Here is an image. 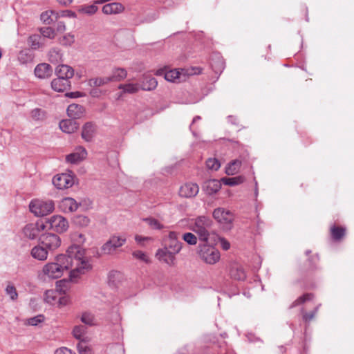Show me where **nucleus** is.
<instances>
[{
    "label": "nucleus",
    "mask_w": 354,
    "mask_h": 354,
    "mask_svg": "<svg viewBox=\"0 0 354 354\" xmlns=\"http://www.w3.org/2000/svg\"><path fill=\"white\" fill-rule=\"evenodd\" d=\"M84 252L78 245L70 246L66 254H59L55 257V261L48 263L43 267V273L49 278L57 279L62 276L64 271L74 269L70 272L71 279L76 278L84 274L91 268L88 261L84 259Z\"/></svg>",
    "instance_id": "obj_1"
},
{
    "label": "nucleus",
    "mask_w": 354,
    "mask_h": 354,
    "mask_svg": "<svg viewBox=\"0 0 354 354\" xmlns=\"http://www.w3.org/2000/svg\"><path fill=\"white\" fill-rule=\"evenodd\" d=\"M213 225L212 219L206 216H199L193 219L192 230L194 232L200 241H208Z\"/></svg>",
    "instance_id": "obj_2"
},
{
    "label": "nucleus",
    "mask_w": 354,
    "mask_h": 354,
    "mask_svg": "<svg viewBox=\"0 0 354 354\" xmlns=\"http://www.w3.org/2000/svg\"><path fill=\"white\" fill-rule=\"evenodd\" d=\"M198 254L200 258L208 264H215L220 259V252L213 245L208 244V241H200Z\"/></svg>",
    "instance_id": "obj_3"
},
{
    "label": "nucleus",
    "mask_w": 354,
    "mask_h": 354,
    "mask_svg": "<svg viewBox=\"0 0 354 354\" xmlns=\"http://www.w3.org/2000/svg\"><path fill=\"white\" fill-rule=\"evenodd\" d=\"M214 220L224 231H230L233 227L234 214L223 207H217L212 212Z\"/></svg>",
    "instance_id": "obj_4"
},
{
    "label": "nucleus",
    "mask_w": 354,
    "mask_h": 354,
    "mask_svg": "<svg viewBox=\"0 0 354 354\" xmlns=\"http://www.w3.org/2000/svg\"><path fill=\"white\" fill-rule=\"evenodd\" d=\"M127 238L124 235L113 234L100 248L101 255H113L117 250L124 245Z\"/></svg>",
    "instance_id": "obj_5"
},
{
    "label": "nucleus",
    "mask_w": 354,
    "mask_h": 354,
    "mask_svg": "<svg viewBox=\"0 0 354 354\" xmlns=\"http://www.w3.org/2000/svg\"><path fill=\"white\" fill-rule=\"evenodd\" d=\"M55 205L52 201L35 199L29 204L30 211L36 216H44L54 210Z\"/></svg>",
    "instance_id": "obj_6"
},
{
    "label": "nucleus",
    "mask_w": 354,
    "mask_h": 354,
    "mask_svg": "<svg viewBox=\"0 0 354 354\" xmlns=\"http://www.w3.org/2000/svg\"><path fill=\"white\" fill-rule=\"evenodd\" d=\"M39 243L41 244L49 252H54L61 245L60 237L53 233H45L39 238Z\"/></svg>",
    "instance_id": "obj_7"
},
{
    "label": "nucleus",
    "mask_w": 354,
    "mask_h": 354,
    "mask_svg": "<svg viewBox=\"0 0 354 354\" xmlns=\"http://www.w3.org/2000/svg\"><path fill=\"white\" fill-rule=\"evenodd\" d=\"M158 75H164L165 79L171 82H181L187 79V74L184 69H173L165 71V69H159L156 72Z\"/></svg>",
    "instance_id": "obj_8"
},
{
    "label": "nucleus",
    "mask_w": 354,
    "mask_h": 354,
    "mask_svg": "<svg viewBox=\"0 0 354 354\" xmlns=\"http://www.w3.org/2000/svg\"><path fill=\"white\" fill-rule=\"evenodd\" d=\"M46 226L50 229L56 231L57 232H64L68 228V221L60 215H53L46 222Z\"/></svg>",
    "instance_id": "obj_9"
},
{
    "label": "nucleus",
    "mask_w": 354,
    "mask_h": 354,
    "mask_svg": "<svg viewBox=\"0 0 354 354\" xmlns=\"http://www.w3.org/2000/svg\"><path fill=\"white\" fill-rule=\"evenodd\" d=\"M53 184L59 189H68L74 185V176L70 174H61L55 176Z\"/></svg>",
    "instance_id": "obj_10"
},
{
    "label": "nucleus",
    "mask_w": 354,
    "mask_h": 354,
    "mask_svg": "<svg viewBox=\"0 0 354 354\" xmlns=\"http://www.w3.org/2000/svg\"><path fill=\"white\" fill-rule=\"evenodd\" d=\"M88 153L83 147H77L75 151L66 156V162L72 165H77L84 160L87 157Z\"/></svg>",
    "instance_id": "obj_11"
},
{
    "label": "nucleus",
    "mask_w": 354,
    "mask_h": 354,
    "mask_svg": "<svg viewBox=\"0 0 354 354\" xmlns=\"http://www.w3.org/2000/svg\"><path fill=\"white\" fill-rule=\"evenodd\" d=\"M156 257L169 266H174L176 264V254H173L168 248L158 249Z\"/></svg>",
    "instance_id": "obj_12"
},
{
    "label": "nucleus",
    "mask_w": 354,
    "mask_h": 354,
    "mask_svg": "<svg viewBox=\"0 0 354 354\" xmlns=\"http://www.w3.org/2000/svg\"><path fill=\"white\" fill-rule=\"evenodd\" d=\"M199 187L196 183H189L182 185L179 189V194L184 198H192L197 195Z\"/></svg>",
    "instance_id": "obj_13"
},
{
    "label": "nucleus",
    "mask_w": 354,
    "mask_h": 354,
    "mask_svg": "<svg viewBox=\"0 0 354 354\" xmlns=\"http://www.w3.org/2000/svg\"><path fill=\"white\" fill-rule=\"evenodd\" d=\"M79 207V204L75 199L66 197L60 201L59 203V209L65 213H71L75 212Z\"/></svg>",
    "instance_id": "obj_14"
},
{
    "label": "nucleus",
    "mask_w": 354,
    "mask_h": 354,
    "mask_svg": "<svg viewBox=\"0 0 354 354\" xmlns=\"http://www.w3.org/2000/svg\"><path fill=\"white\" fill-rule=\"evenodd\" d=\"M80 124L73 119H64L59 123V127L62 133H75L79 129Z\"/></svg>",
    "instance_id": "obj_15"
},
{
    "label": "nucleus",
    "mask_w": 354,
    "mask_h": 354,
    "mask_svg": "<svg viewBox=\"0 0 354 354\" xmlns=\"http://www.w3.org/2000/svg\"><path fill=\"white\" fill-rule=\"evenodd\" d=\"M48 252V250L39 243L31 249L30 255L35 259L44 261L47 259Z\"/></svg>",
    "instance_id": "obj_16"
},
{
    "label": "nucleus",
    "mask_w": 354,
    "mask_h": 354,
    "mask_svg": "<svg viewBox=\"0 0 354 354\" xmlns=\"http://www.w3.org/2000/svg\"><path fill=\"white\" fill-rule=\"evenodd\" d=\"M34 72L37 77L40 79H46L51 76L53 69L50 64L41 63L35 67Z\"/></svg>",
    "instance_id": "obj_17"
},
{
    "label": "nucleus",
    "mask_w": 354,
    "mask_h": 354,
    "mask_svg": "<svg viewBox=\"0 0 354 354\" xmlns=\"http://www.w3.org/2000/svg\"><path fill=\"white\" fill-rule=\"evenodd\" d=\"M164 248H168L173 254H177L182 248V243L177 240L176 234L174 232H171L169 234L168 243Z\"/></svg>",
    "instance_id": "obj_18"
},
{
    "label": "nucleus",
    "mask_w": 354,
    "mask_h": 354,
    "mask_svg": "<svg viewBox=\"0 0 354 354\" xmlns=\"http://www.w3.org/2000/svg\"><path fill=\"white\" fill-rule=\"evenodd\" d=\"M55 74L57 77L70 80V79H71L74 75V70L72 67L68 65L61 64L56 67Z\"/></svg>",
    "instance_id": "obj_19"
},
{
    "label": "nucleus",
    "mask_w": 354,
    "mask_h": 354,
    "mask_svg": "<svg viewBox=\"0 0 354 354\" xmlns=\"http://www.w3.org/2000/svg\"><path fill=\"white\" fill-rule=\"evenodd\" d=\"M52 88L57 92H64L70 88L71 81L64 78L57 77L51 82Z\"/></svg>",
    "instance_id": "obj_20"
},
{
    "label": "nucleus",
    "mask_w": 354,
    "mask_h": 354,
    "mask_svg": "<svg viewBox=\"0 0 354 354\" xmlns=\"http://www.w3.org/2000/svg\"><path fill=\"white\" fill-rule=\"evenodd\" d=\"M221 188V182L216 179H210L206 180L203 185V189L208 195H212L220 190Z\"/></svg>",
    "instance_id": "obj_21"
},
{
    "label": "nucleus",
    "mask_w": 354,
    "mask_h": 354,
    "mask_svg": "<svg viewBox=\"0 0 354 354\" xmlns=\"http://www.w3.org/2000/svg\"><path fill=\"white\" fill-rule=\"evenodd\" d=\"M124 10V6L120 3H110L102 7V12L105 15H117Z\"/></svg>",
    "instance_id": "obj_22"
},
{
    "label": "nucleus",
    "mask_w": 354,
    "mask_h": 354,
    "mask_svg": "<svg viewBox=\"0 0 354 354\" xmlns=\"http://www.w3.org/2000/svg\"><path fill=\"white\" fill-rule=\"evenodd\" d=\"M67 114L72 119L82 118L85 112V109L83 106L77 104H71L67 108Z\"/></svg>",
    "instance_id": "obj_23"
},
{
    "label": "nucleus",
    "mask_w": 354,
    "mask_h": 354,
    "mask_svg": "<svg viewBox=\"0 0 354 354\" xmlns=\"http://www.w3.org/2000/svg\"><path fill=\"white\" fill-rule=\"evenodd\" d=\"M59 18V14L52 10L43 12L40 15L41 21L46 25H50Z\"/></svg>",
    "instance_id": "obj_24"
},
{
    "label": "nucleus",
    "mask_w": 354,
    "mask_h": 354,
    "mask_svg": "<svg viewBox=\"0 0 354 354\" xmlns=\"http://www.w3.org/2000/svg\"><path fill=\"white\" fill-rule=\"evenodd\" d=\"M28 44L32 50H38L43 48L45 45V40L40 35L34 34L29 36Z\"/></svg>",
    "instance_id": "obj_25"
},
{
    "label": "nucleus",
    "mask_w": 354,
    "mask_h": 354,
    "mask_svg": "<svg viewBox=\"0 0 354 354\" xmlns=\"http://www.w3.org/2000/svg\"><path fill=\"white\" fill-rule=\"evenodd\" d=\"M39 230L38 227L33 223L27 224L23 229L24 236L29 239H35L39 235Z\"/></svg>",
    "instance_id": "obj_26"
},
{
    "label": "nucleus",
    "mask_w": 354,
    "mask_h": 354,
    "mask_svg": "<svg viewBox=\"0 0 354 354\" xmlns=\"http://www.w3.org/2000/svg\"><path fill=\"white\" fill-rule=\"evenodd\" d=\"M230 274L232 279L238 281H243L246 278L244 269L239 265H234L232 266Z\"/></svg>",
    "instance_id": "obj_27"
},
{
    "label": "nucleus",
    "mask_w": 354,
    "mask_h": 354,
    "mask_svg": "<svg viewBox=\"0 0 354 354\" xmlns=\"http://www.w3.org/2000/svg\"><path fill=\"white\" fill-rule=\"evenodd\" d=\"M30 118L35 122H43L47 118V113L42 109L35 108L30 111Z\"/></svg>",
    "instance_id": "obj_28"
},
{
    "label": "nucleus",
    "mask_w": 354,
    "mask_h": 354,
    "mask_svg": "<svg viewBox=\"0 0 354 354\" xmlns=\"http://www.w3.org/2000/svg\"><path fill=\"white\" fill-rule=\"evenodd\" d=\"M86 327L83 325H78L74 327L73 334L75 338L82 341L88 342V338L86 336Z\"/></svg>",
    "instance_id": "obj_29"
},
{
    "label": "nucleus",
    "mask_w": 354,
    "mask_h": 354,
    "mask_svg": "<svg viewBox=\"0 0 354 354\" xmlns=\"http://www.w3.org/2000/svg\"><path fill=\"white\" fill-rule=\"evenodd\" d=\"M33 57L34 56L31 50L26 48L19 53L17 59L21 64H26L31 62L33 60Z\"/></svg>",
    "instance_id": "obj_30"
},
{
    "label": "nucleus",
    "mask_w": 354,
    "mask_h": 354,
    "mask_svg": "<svg viewBox=\"0 0 354 354\" xmlns=\"http://www.w3.org/2000/svg\"><path fill=\"white\" fill-rule=\"evenodd\" d=\"M158 82L155 77H145L142 84V89L145 91H151L156 88Z\"/></svg>",
    "instance_id": "obj_31"
},
{
    "label": "nucleus",
    "mask_w": 354,
    "mask_h": 354,
    "mask_svg": "<svg viewBox=\"0 0 354 354\" xmlns=\"http://www.w3.org/2000/svg\"><path fill=\"white\" fill-rule=\"evenodd\" d=\"M241 165V162L239 160H234L230 162L225 168V173L229 176L236 174Z\"/></svg>",
    "instance_id": "obj_32"
},
{
    "label": "nucleus",
    "mask_w": 354,
    "mask_h": 354,
    "mask_svg": "<svg viewBox=\"0 0 354 354\" xmlns=\"http://www.w3.org/2000/svg\"><path fill=\"white\" fill-rule=\"evenodd\" d=\"M127 75V72L125 69L118 68L113 71L112 75L109 76L111 82H120Z\"/></svg>",
    "instance_id": "obj_33"
},
{
    "label": "nucleus",
    "mask_w": 354,
    "mask_h": 354,
    "mask_svg": "<svg viewBox=\"0 0 354 354\" xmlns=\"http://www.w3.org/2000/svg\"><path fill=\"white\" fill-rule=\"evenodd\" d=\"M49 61L53 64H57L62 61V53L59 48H54L48 53Z\"/></svg>",
    "instance_id": "obj_34"
},
{
    "label": "nucleus",
    "mask_w": 354,
    "mask_h": 354,
    "mask_svg": "<svg viewBox=\"0 0 354 354\" xmlns=\"http://www.w3.org/2000/svg\"><path fill=\"white\" fill-rule=\"evenodd\" d=\"M118 88L122 90L124 93L133 94L139 91L140 86L137 84L129 83L120 84Z\"/></svg>",
    "instance_id": "obj_35"
},
{
    "label": "nucleus",
    "mask_w": 354,
    "mask_h": 354,
    "mask_svg": "<svg viewBox=\"0 0 354 354\" xmlns=\"http://www.w3.org/2000/svg\"><path fill=\"white\" fill-rule=\"evenodd\" d=\"M221 180L226 185L235 186L243 183L245 178L242 176H239L231 178H223Z\"/></svg>",
    "instance_id": "obj_36"
},
{
    "label": "nucleus",
    "mask_w": 354,
    "mask_h": 354,
    "mask_svg": "<svg viewBox=\"0 0 354 354\" xmlns=\"http://www.w3.org/2000/svg\"><path fill=\"white\" fill-rule=\"evenodd\" d=\"M111 82V81L109 76L104 77H96L89 80V84L90 86L99 87L105 85Z\"/></svg>",
    "instance_id": "obj_37"
},
{
    "label": "nucleus",
    "mask_w": 354,
    "mask_h": 354,
    "mask_svg": "<svg viewBox=\"0 0 354 354\" xmlns=\"http://www.w3.org/2000/svg\"><path fill=\"white\" fill-rule=\"evenodd\" d=\"M79 354H93L91 348L88 345V342H79L77 345Z\"/></svg>",
    "instance_id": "obj_38"
},
{
    "label": "nucleus",
    "mask_w": 354,
    "mask_h": 354,
    "mask_svg": "<svg viewBox=\"0 0 354 354\" xmlns=\"http://www.w3.org/2000/svg\"><path fill=\"white\" fill-rule=\"evenodd\" d=\"M41 36L44 39L45 38L54 39L55 37V30L51 27H42L39 28Z\"/></svg>",
    "instance_id": "obj_39"
},
{
    "label": "nucleus",
    "mask_w": 354,
    "mask_h": 354,
    "mask_svg": "<svg viewBox=\"0 0 354 354\" xmlns=\"http://www.w3.org/2000/svg\"><path fill=\"white\" fill-rule=\"evenodd\" d=\"M313 298V295L312 293L304 294V295L298 297L295 301H293L290 305V308H292L299 305H301L307 301L311 300Z\"/></svg>",
    "instance_id": "obj_40"
},
{
    "label": "nucleus",
    "mask_w": 354,
    "mask_h": 354,
    "mask_svg": "<svg viewBox=\"0 0 354 354\" xmlns=\"http://www.w3.org/2000/svg\"><path fill=\"white\" fill-rule=\"evenodd\" d=\"M346 234V228L344 227H338L333 225V241L341 240Z\"/></svg>",
    "instance_id": "obj_41"
},
{
    "label": "nucleus",
    "mask_w": 354,
    "mask_h": 354,
    "mask_svg": "<svg viewBox=\"0 0 354 354\" xmlns=\"http://www.w3.org/2000/svg\"><path fill=\"white\" fill-rule=\"evenodd\" d=\"M6 294L10 297L12 301H16L18 298V293L17 292L16 288L10 283H9L6 289Z\"/></svg>",
    "instance_id": "obj_42"
},
{
    "label": "nucleus",
    "mask_w": 354,
    "mask_h": 354,
    "mask_svg": "<svg viewBox=\"0 0 354 354\" xmlns=\"http://www.w3.org/2000/svg\"><path fill=\"white\" fill-rule=\"evenodd\" d=\"M318 309H319V306H317L313 311H311L310 313L304 312V309H302L301 313H302L303 320L306 323L308 324L310 321H312L315 318V315L317 313Z\"/></svg>",
    "instance_id": "obj_43"
},
{
    "label": "nucleus",
    "mask_w": 354,
    "mask_h": 354,
    "mask_svg": "<svg viewBox=\"0 0 354 354\" xmlns=\"http://www.w3.org/2000/svg\"><path fill=\"white\" fill-rule=\"evenodd\" d=\"M57 297V292L54 290H48L44 293V301L48 304H53Z\"/></svg>",
    "instance_id": "obj_44"
},
{
    "label": "nucleus",
    "mask_w": 354,
    "mask_h": 354,
    "mask_svg": "<svg viewBox=\"0 0 354 354\" xmlns=\"http://www.w3.org/2000/svg\"><path fill=\"white\" fill-rule=\"evenodd\" d=\"M81 321L88 326H93L95 324V317L90 313H84L81 317Z\"/></svg>",
    "instance_id": "obj_45"
},
{
    "label": "nucleus",
    "mask_w": 354,
    "mask_h": 354,
    "mask_svg": "<svg viewBox=\"0 0 354 354\" xmlns=\"http://www.w3.org/2000/svg\"><path fill=\"white\" fill-rule=\"evenodd\" d=\"M182 239L189 245H195L197 243V236L192 232H186L183 234Z\"/></svg>",
    "instance_id": "obj_46"
},
{
    "label": "nucleus",
    "mask_w": 354,
    "mask_h": 354,
    "mask_svg": "<svg viewBox=\"0 0 354 354\" xmlns=\"http://www.w3.org/2000/svg\"><path fill=\"white\" fill-rule=\"evenodd\" d=\"M44 321V316L43 315H38L33 317L27 319L25 321V324L30 326H37L38 324L41 323Z\"/></svg>",
    "instance_id": "obj_47"
},
{
    "label": "nucleus",
    "mask_w": 354,
    "mask_h": 354,
    "mask_svg": "<svg viewBox=\"0 0 354 354\" xmlns=\"http://www.w3.org/2000/svg\"><path fill=\"white\" fill-rule=\"evenodd\" d=\"M132 255L135 259H138L145 263H148L150 262V260H149V257H147V254L141 250L133 251L132 252Z\"/></svg>",
    "instance_id": "obj_48"
},
{
    "label": "nucleus",
    "mask_w": 354,
    "mask_h": 354,
    "mask_svg": "<svg viewBox=\"0 0 354 354\" xmlns=\"http://www.w3.org/2000/svg\"><path fill=\"white\" fill-rule=\"evenodd\" d=\"M98 10V8L96 5L92 4V5H88V6H84L80 9V11L87 14L88 15H92L95 14Z\"/></svg>",
    "instance_id": "obj_49"
},
{
    "label": "nucleus",
    "mask_w": 354,
    "mask_h": 354,
    "mask_svg": "<svg viewBox=\"0 0 354 354\" xmlns=\"http://www.w3.org/2000/svg\"><path fill=\"white\" fill-rule=\"evenodd\" d=\"M71 239L74 242L77 243V244H74L73 245H78L80 248H82L80 244L83 243L85 241V237L83 234L79 232H74L71 235ZM81 250L84 253V251L82 249Z\"/></svg>",
    "instance_id": "obj_50"
},
{
    "label": "nucleus",
    "mask_w": 354,
    "mask_h": 354,
    "mask_svg": "<svg viewBox=\"0 0 354 354\" xmlns=\"http://www.w3.org/2000/svg\"><path fill=\"white\" fill-rule=\"evenodd\" d=\"M97 130V125L95 122H87L83 125L82 133H94Z\"/></svg>",
    "instance_id": "obj_51"
},
{
    "label": "nucleus",
    "mask_w": 354,
    "mask_h": 354,
    "mask_svg": "<svg viewBox=\"0 0 354 354\" xmlns=\"http://www.w3.org/2000/svg\"><path fill=\"white\" fill-rule=\"evenodd\" d=\"M206 166L209 169L216 171L220 168L221 164L216 158H209L206 161Z\"/></svg>",
    "instance_id": "obj_52"
},
{
    "label": "nucleus",
    "mask_w": 354,
    "mask_h": 354,
    "mask_svg": "<svg viewBox=\"0 0 354 354\" xmlns=\"http://www.w3.org/2000/svg\"><path fill=\"white\" fill-rule=\"evenodd\" d=\"M144 221L153 229L160 230L162 228V225L157 219L147 218Z\"/></svg>",
    "instance_id": "obj_53"
},
{
    "label": "nucleus",
    "mask_w": 354,
    "mask_h": 354,
    "mask_svg": "<svg viewBox=\"0 0 354 354\" xmlns=\"http://www.w3.org/2000/svg\"><path fill=\"white\" fill-rule=\"evenodd\" d=\"M108 354H124V349L119 344H113L110 346Z\"/></svg>",
    "instance_id": "obj_54"
},
{
    "label": "nucleus",
    "mask_w": 354,
    "mask_h": 354,
    "mask_svg": "<svg viewBox=\"0 0 354 354\" xmlns=\"http://www.w3.org/2000/svg\"><path fill=\"white\" fill-rule=\"evenodd\" d=\"M75 41L74 36L71 34H67L62 37L59 43L64 46H71Z\"/></svg>",
    "instance_id": "obj_55"
},
{
    "label": "nucleus",
    "mask_w": 354,
    "mask_h": 354,
    "mask_svg": "<svg viewBox=\"0 0 354 354\" xmlns=\"http://www.w3.org/2000/svg\"><path fill=\"white\" fill-rule=\"evenodd\" d=\"M60 17L75 18L77 17V15L75 12L66 10H64L62 12L61 15H59V17Z\"/></svg>",
    "instance_id": "obj_56"
},
{
    "label": "nucleus",
    "mask_w": 354,
    "mask_h": 354,
    "mask_svg": "<svg viewBox=\"0 0 354 354\" xmlns=\"http://www.w3.org/2000/svg\"><path fill=\"white\" fill-rule=\"evenodd\" d=\"M219 242H220V244H221V247L223 248V250H227L230 249V243L225 239L220 238L219 239Z\"/></svg>",
    "instance_id": "obj_57"
},
{
    "label": "nucleus",
    "mask_w": 354,
    "mask_h": 354,
    "mask_svg": "<svg viewBox=\"0 0 354 354\" xmlns=\"http://www.w3.org/2000/svg\"><path fill=\"white\" fill-rule=\"evenodd\" d=\"M77 219H78V223L82 225H84V226H86L88 225L89 223V218L85 216H80L77 217Z\"/></svg>",
    "instance_id": "obj_58"
},
{
    "label": "nucleus",
    "mask_w": 354,
    "mask_h": 354,
    "mask_svg": "<svg viewBox=\"0 0 354 354\" xmlns=\"http://www.w3.org/2000/svg\"><path fill=\"white\" fill-rule=\"evenodd\" d=\"M55 354H73L71 351V350L66 348V347H62L58 349H57L55 352Z\"/></svg>",
    "instance_id": "obj_59"
},
{
    "label": "nucleus",
    "mask_w": 354,
    "mask_h": 354,
    "mask_svg": "<svg viewBox=\"0 0 354 354\" xmlns=\"http://www.w3.org/2000/svg\"><path fill=\"white\" fill-rule=\"evenodd\" d=\"M56 30L59 32H63L66 30V26L64 22L59 21L57 25Z\"/></svg>",
    "instance_id": "obj_60"
},
{
    "label": "nucleus",
    "mask_w": 354,
    "mask_h": 354,
    "mask_svg": "<svg viewBox=\"0 0 354 354\" xmlns=\"http://www.w3.org/2000/svg\"><path fill=\"white\" fill-rule=\"evenodd\" d=\"M149 239L150 238H149V237L142 236H140V235H136L135 236L136 241L138 243H139V244H142V241H146V240H149Z\"/></svg>",
    "instance_id": "obj_61"
},
{
    "label": "nucleus",
    "mask_w": 354,
    "mask_h": 354,
    "mask_svg": "<svg viewBox=\"0 0 354 354\" xmlns=\"http://www.w3.org/2000/svg\"><path fill=\"white\" fill-rule=\"evenodd\" d=\"M120 275V273L118 271H111L109 272V280H112V279L118 278Z\"/></svg>",
    "instance_id": "obj_62"
},
{
    "label": "nucleus",
    "mask_w": 354,
    "mask_h": 354,
    "mask_svg": "<svg viewBox=\"0 0 354 354\" xmlns=\"http://www.w3.org/2000/svg\"><path fill=\"white\" fill-rule=\"evenodd\" d=\"M66 97H71V98H76V97H79L81 96V94L80 92H71V93H67L66 94Z\"/></svg>",
    "instance_id": "obj_63"
},
{
    "label": "nucleus",
    "mask_w": 354,
    "mask_h": 354,
    "mask_svg": "<svg viewBox=\"0 0 354 354\" xmlns=\"http://www.w3.org/2000/svg\"><path fill=\"white\" fill-rule=\"evenodd\" d=\"M93 134H81L82 139L86 142H91L93 140Z\"/></svg>",
    "instance_id": "obj_64"
}]
</instances>
